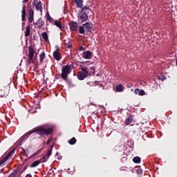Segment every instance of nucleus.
<instances>
[{
  "mask_svg": "<svg viewBox=\"0 0 177 177\" xmlns=\"http://www.w3.org/2000/svg\"><path fill=\"white\" fill-rule=\"evenodd\" d=\"M31 133H37L39 136H48V135H50L51 133H53V128H45L42 126L37 127L35 129V130L29 133V135H31Z\"/></svg>",
  "mask_w": 177,
  "mask_h": 177,
  "instance_id": "1",
  "label": "nucleus"
},
{
  "mask_svg": "<svg viewBox=\"0 0 177 177\" xmlns=\"http://www.w3.org/2000/svg\"><path fill=\"white\" fill-rule=\"evenodd\" d=\"M89 8L83 7L82 8V13L79 15V20L80 23H85L88 20V13H89Z\"/></svg>",
  "mask_w": 177,
  "mask_h": 177,
  "instance_id": "2",
  "label": "nucleus"
},
{
  "mask_svg": "<svg viewBox=\"0 0 177 177\" xmlns=\"http://www.w3.org/2000/svg\"><path fill=\"white\" fill-rule=\"evenodd\" d=\"M70 73H71V65L67 64L66 66H62L61 77L64 81H67Z\"/></svg>",
  "mask_w": 177,
  "mask_h": 177,
  "instance_id": "3",
  "label": "nucleus"
},
{
  "mask_svg": "<svg viewBox=\"0 0 177 177\" xmlns=\"http://www.w3.org/2000/svg\"><path fill=\"white\" fill-rule=\"evenodd\" d=\"M52 150H53V145L50 146L45 151L44 155L39 160L40 162H46L49 160V156H52Z\"/></svg>",
  "mask_w": 177,
  "mask_h": 177,
  "instance_id": "4",
  "label": "nucleus"
},
{
  "mask_svg": "<svg viewBox=\"0 0 177 177\" xmlns=\"http://www.w3.org/2000/svg\"><path fill=\"white\" fill-rule=\"evenodd\" d=\"M34 48L32 46H29L28 48V63L31 64L34 63Z\"/></svg>",
  "mask_w": 177,
  "mask_h": 177,
  "instance_id": "5",
  "label": "nucleus"
},
{
  "mask_svg": "<svg viewBox=\"0 0 177 177\" xmlns=\"http://www.w3.org/2000/svg\"><path fill=\"white\" fill-rule=\"evenodd\" d=\"M53 56L55 60L59 61L62 59L60 48L59 46H55V51L53 52Z\"/></svg>",
  "mask_w": 177,
  "mask_h": 177,
  "instance_id": "6",
  "label": "nucleus"
},
{
  "mask_svg": "<svg viewBox=\"0 0 177 177\" xmlns=\"http://www.w3.org/2000/svg\"><path fill=\"white\" fill-rule=\"evenodd\" d=\"M32 5L35 6L36 10H37V12H41V13H42V1H39V2L35 3V1H33Z\"/></svg>",
  "mask_w": 177,
  "mask_h": 177,
  "instance_id": "7",
  "label": "nucleus"
},
{
  "mask_svg": "<svg viewBox=\"0 0 177 177\" xmlns=\"http://www.w3.org/2000/svg\"><path fill=\"white\" fill-rule=\"evenodd\" d=\"M84 29L87 32H92V30H93V24L91 22H86L83 24Z\"/></svg>",
  "mask_w": 177,
  "mask_h": 177,
  "instance_id": "8",
  "label": "nucleus"
},
{
  "mask_svg": "<svg viewBox=\"0 0 177 177\" xmlns=\"http://www.w3.org/2000/svg\"><path fill=\"white\" fill-rule=\"evenodd\" d=\"M69 28L71 31H77L78 30V23L75 21L70 22Z\"/></svg>",
  "mask_w": 177,
  "mask_h": 177,
  "instance_id": "9",
  "label": "nucleus"
},
{
  "mask_svg": "<svg viewBox=\"0 0 177 177\" xmlns=\"http://www.w3.org/2000/svg\"><path fill=\"white\" fill-rule=\"evenodd\" d=\"M82 57L83 59H92V57H93V55H92V52H91L90 50H87V51H84L82 53Z\"/></svg>",
  "mask_w": 177,
  "mask_h": 177,
  "instance_id": "10",
  "label": "nucleus"
},
{
  "mask_svg": "<svg viewBox=\"0 0 177 177\" xmlns=\"http://www.w3.org/2000/svg\"><path fill=\"white\" fill-rule=\"evenodd\" d=\"M28 21L32 23L34 21V9L30 8L28 12Z\"/></svg>",
  "mask_w": 177,
  "mask_h": 177,
  "instance_id": "11",
  "label": "nucleus"
},
{
  "mask_svg": "<svg viewBox=\"0 0 177 177\" xmlns=\"http://www.w3.org/2000/svg\"><path fill=\"white\" fill-rule=\"evenodd\" d=\"M1 97H5V96H8L9 95V90H8V87H3L1 89Z\"/></svg>",
  "mask_w": 177,
  "mask_h": 177,
  "instance_id": "12",
  "label": "nucleus"
},
{
  "mask_svg": "<svg viewBox=\"0 0 177 177\" xmlns=\"http://www.w3.org/2000/svg\"><path fill=\"white\" fill-rule=\"evenodd\" d=\"M86 77H88V75L84 73V72L80 71L77 73V78L78 80H80V81H82L83 80H85Z\"/></svg>",
  "mask_w": 177,
  "mask_h": 177,
  "instance_id": "13",
  "label": "nucleus"
},
{
  "mask_svg": "<svg viewBox=\"0 0 177 177\" xmlns=\"http://www.w3.org/2000/svg\"><path fill=\"white\" fill-rule=\"evenodd\" d=\"M134 93L135 95H138V96H145V95H146V92L139 88H136L134 91Z\"/></svg>",
  "mask_w": 177,
  "mask_h": 177,
  "instance_id": "14",
  "label": "nucleus"
},
{
  "mask_svg": "<svg viewBox=\"0 0 177 177\" xmlns=\"http://www.w3.org/2000/svg\"><path fill=\"white\" fill-rule=\"evenodd\" d=\"M26 15H27V12H26V4H24L21 13L22 21H26Z\"/></svg>",
  "mask_w": 177,
  "mask_h": 177,
  "instance_id": "15",
  "label": "nucleus"
},
{
  "mask_svg": "<svg viewBox=\"0 0 177 177\" xmlns=\"http://www.w3.org/2000/svg\"><path fill=\"white\" fill-rule=\"evenodd\" d=\"M34 24H37V26H38V28H41V27H44V26H45V21H44L42 19H39L36 24L34 23Z\"/></svg>",
  "mask_w": 177,
  "mask_h": 177,
  "instance_id": "16",
  "label": "nucleus"
},
{
  "mask_svg": "<svg viewBox=\"0 0 177 177\" xmlns=\"http://www.w3.org/2000/svg\"><path fill=\"white\" fill-rule=\"evenodd\" d=\"M132 121H133V116H132L131 115H130L129 117H127L124 121V124L125 125H129L131 124V122H132Z\"/></svg>",
  "mask_w": 177,
  "mask_h": 177,
  "instance_id": "17",
  "label": "nucleus"
},
{
  "mask_svg": "<svg viewBox=\"0 0 177 177\" xmlns=\"http://www.w3.org/2000/svg\"><path fill=\"white\" fill-rule=\"evenodd\" d=\"M64 44L66 48H68V49H70V48H73V44H71V41H70V39H68L64 40Z\"/></svg>",
  "mask_w": 177,
  "mask_h": 177,
  "instance_id": "18",
  "label": "nucleus"
},
{
  "mask_svg": "<svg viewBox=\"0 0 177 177\" xmlns=\"http://www.w3.org/2000/svg\"><path fill=\"white\" fill-rule=\"evenodd\" d=\"M15 151H16V149H12L10 152L7 153L4 158L6 159L7 160H9V158H10V156L15 154Z\"/></svg>",
  "mask_w": 177,
  "mask_h": 177,
  "instance_id": "19",
  "label": "nucleus"
},
{
  "mask_svg": "<svg viewBox=\"0 0 177 177\" xmlns=\"http://www.w3.org/2000/svg\"><path fill=\"white\" fill-rule=\"evenodd\" d=\"M46 57V55L45 54V52H42L40 55H39V62L40 63H43L44 60H45V58Z\"/></svg>",
  "mask_w": 177,
  "mask_h": 177,
  "instance_id": "20",
  "label": "nucleus"
},
{
  "mask_svg": "<svg viewBox=\"0 0 177 177\" xmlns=\"http://www.w3.org/2000/svg\"><path fill=\"white\" fill-rule=\"evenodd\" d=\"M39 164H41V162H39V160H35L30 165V168H35V167H38Z\"/></svg>",
  "mask_w": 177,
  "mask_h": 177,
  "instance_id": "21",
  "label": "nucleus"
},
{
  "mask_svg": "<svg viewBox=\"0 0 177 177\" xmlns=\"http://www.w3.org/2000/svg\"><path fill=\"white\" fill-rule=\"evenodd\" d=\"M81 70H82V73L87 75V76L89 75V71H88V68L86 66H82L81 68Z\"/></svg>",
  "mask_w": 177,
  "mask_h": 177,
  "instance_id": "22",
  "label": "nucleus"
},
{
  "mask_svg": "<svg viewBox=\"0 0 177 177\" xmlns=\"http://www.w3.org/2000/svg\"><path fill=\"white\" fill-rule=\"evenodd\" d=\"M41 36L43 39H44L46 42H47V41H49V37H48V33L46 32H42Z\"/></svg>",
  "mask_w": 177,
  "mask_h": 177,
  "instance_id": "23",
  "label": "nucleus"
},
{
  "mask_svg": "<svg viewBox=\"0 0 177 177\" xmlns=\"http://www.w3.org/2000/svg\"><path fill=\"white\" fill-rule=\"evenodd\" d=\"M115 89L116 92H122L124 91V86H122V84H120L116 86Z\"/></svg>",
  "mask_w": 177,
  "mask_h": 177,
  "instance_id": "24",
  "label": "nucleus"
},
{
  "mask_svg": "<svg viewBox=\"0 0 177 177\" xmlns=\"http://www.w3.org/2000/svg\"><path fill=\"white\" fill-rule=\"evenodd\" d=\"M75 2L77 5V8H82V3H83V1L82 0H75Z\"/></svg>",
  "mask_w": 177,
  "mask_h": 177,
  "instance_id": "25",
  "label": "nucleus"
},
{
  "mask_svg": "<svg viewBox=\"0 0 177 177\" xmlns=\"http://www.w3.org/2000/svg\"><path fill=\"white\" fill-rule=\"evenodd\" d=\"M54 25L56 26L57 27H58V28H59V30H62V22H60L59 21L55 20V21H54Z\"/></svg>",
  "mask_w": 177,
  "mask_h": 177,
  "instance_id": "26",
  "label": "nucleus"
},
{
  "mask_svg": "<svg viewBox=\"0 0 177 177\" xmlns=\"http://www.w3.org/2000/svg\"><path fill=\"white\" fill-rule=\"evenodd\" d=\"M85 27L84 26V24L79 27V32L80 34H85Z\"/></svg>",
  "mask_w": 177,
  "mask_h": 177,
  "instance_id": "27",
  "label": "nucleus"
},
{
  "mask_svg": "<svg viewBox=\"0 0 177 177\" xmlns=\"http://www.w3.org/2000/svg\"><path fill=\"white\" fill-rule=\"evenodd\" d=\"M68 143L69 145H75L77 143V139L75 137H73L68 140Z\"/></svg>",
  "mask_w": 177,
  "mask_h": 177,
  "instance_id": "28",
  "label": "nucleus"
},
{
  "mask_svg": "<svg viewBox=\"0 0 177 177\" xmlns=\"http://www.w3.org/2000/svg\"><path fill=\"white\" fill-rule=\"evenodd\" d=\"M30 25H28L26 27V32H25V37H30Z\"/></svg>",
  "mask_w": 177,
  "mask_h": 177,
  "instance_id": "29",
  "label": "nucleus"
},
{
  "mask_svg": "<svg viewBox=\"0 0 177 177\" xmlns=\"http://www.w3.org/2000/svg\"><path fill=\"white\" fill-rule=\"evenodd\" d=\"M133 161L136 163V164H139L140 162V158H139V156H136L134 157L133 158Z\"/></svg>",
  "mask_w": 177,
  "mask_h": 177,
  "instance_id": "30",
  "label": "nucleus"
},
{
  "mask_svg": "<svg viewBox=\"0 0 177 177\" xmlns=\"http://www.w3.org/2000/svg\"><path fill=\"white\" fill-rule=\"evenodd\" d=\"M8 161L5 158L0 160V167H3L5 165V162Z\"/></svg>",
  "mask_w": 177,
  "mask_h": 177,
  "instance_id": "31",
  "label": "nucleus"
},
{
  "mask_svg": "<svg viewBox=\"0 0 177 177\" xmlns=\"http://www.w3.org/2000/svg\"><path fill=\"white\" fill-rule=\"evenodd\" d=\"M38 154H39V152H36L35 153H33L32 156H30L28 159L30 158H34V157H37V156H38Z\"/></svg>",
  "mask_w": 177,
  "mask_h": 177,
  "instance_id": "32",
  "label": "nucleus"
},
{
  "mask_svg": "<svg viewBox=\"0 0 177 177\" xmlns=\"http://www.w3.org/2000/svg\"><path fill=\"white\" fill-rule=\"evenodd\" d=\"M52 140H53V138H50V139H48V140H47V142H46L47 146H48V145L50 144V142H52Z\"/></svg>",
  "mask_w": 177,
  "mask_h": 177,
  "instance_id": "33",
  "label": "nucleus"
},
{
  "mask_svg": "<svg viewBox=\"0 0 177 177\" xmlns=\"http://www.w3.org/2000/svg\"><path fill=\"white\" fill-rule=\"evenodd\" d=\"M82 64H86V66H88V64H89V62L88 61H87V62H80Z\"/></svg>",
  "mask_w": 177,
  "mask_h": 177,
  "instance_id": "34",
  "label": "nucleus"
},
{
  "mask_svg": "<svg viewBox=\"0 0 177 177\" xmlns=\"http://www.w3.org/2000/svg\"><path fill=\"white\" fill-rule=\"evenodd\" d=\"M47 20H48V21H52V18H51L50 15H47Z\"/></svg>",
  "mask_w": 177,
  "mask_h": 177,
  "instance_id": "35",
  "label": "nucleus"
},
{
  "mask_svg": "<svg viewBox=\"0 0 177 177\" xmlns=\"http://www.w3.org/2000/svg\"><path fill=\"white\" fill-rule=\"evenodd\" d=\"M85 50V48H84V46H80L78 48V50Z\"/></svg>",
  "mask_w": 177,
  "mask_h": 177,
  "instance_id": "36",
  "label": "nucleus"
},
{
  "mask_svg": "<svg viewBox=\"0 0 177 177\" xmlns=\"http://www.w3.org/2000/svg\"><path fill=\"white\" fill-rule=\"evenodd\" d=\"M137 173L140 174V175H142V174H143V171H142V169H138L137 170Z\"/></svg>",
  "mask_w": 177,
  "mask_h": 177,
  "instance_id": "37",
  "label": "nucleus"
},
{
  "mask_svg": "<svg viewBox=\"0 0 177 177\" xmlns=\"http://www.w3.org/2000/svg\"><path fill=\"white\" fill-rule=\"evenodd\" d=\"M91 73H95V67L92 66L91 67Z\"/></svg>",
  "mask_w": 177,
  "mask_h": 177,
  "instance_id": "38",
  "label": "nucleus"
},
{
  "mask_svg": "<svg viewBox=\"0 0 177 177\" xmlns=\"http://www.w3.org/2000/svg\"><path fill=\"white\" fill-rule=\"evenodd\" d=\"M25 177H32V176L30 174H28Z\"/></svg>",
  "mask_w": 177,
  "mask_h": 177,
  "instance_id": "39",
  "label": "nucleus"
},
{
  "mask_svg": "<svg viewBox=\"0 0 177 177\" xmlns=\"http://www.w3.org/2000/svg\"><path fill=\"white\" fill-rule=\"evenodd\" d=\"M26 2H28V0H24V1H23V3H26Z\"/></svg>",
  "mask_w": 177,
  "mask_h": 177,
  "instance_id": "40",
  "label": "nucleus"
},
{
  "mask_svg": "<svg viewBox=\"0 0 177 177\" xmlns=\"http://www.w3.org/2000/svg\"><path fill=\"white\" fill-rule=\"evenodd\" d=\"M1 172H3V169H1V170L0 171V174H1Z\"/></svg>",
  "mask_w": 177,
  "mask_h": 177,
  "instance_id": "41",
  "label": "nucleus"
},
{
  "mask_svg": "<svg viewBox=\"0 0 177 177\" xmlns=\"http://www.w3.org/2000/svg\"><path fill=\"white\" fill-rule=\"evenodd\" d=\"M24 152L26 153V150L24 149Z\"/></svg>",
  "mask_w": 177,
  "mask_h": 177,
  "instance_id": "42",
  "label": "nucleus"
},
{
  "mask_svg": "<svg viewBox=\"0 0 177 177\" xmlns=\"http://www.w3.org/2000/svg\"><path fill=\"white\" fill-rule=\"evenodd\" d=\"M127 86H129V88H130V86H129V85H127Z\"/></svg>",
  "mask_w": 177,
  "mask_h": 177,
  "instance_id": "43",
  "label": "nucleus"
},
{
  "mask_svg": "<svg viewBox=\"0 0 177 177\" xmlns=\"http://www.w3.org/2000/svg\"><path fill=\"white\" fill-rule=\"evenodd\" d=\"M127 86H129V88H130V86H129V85H127Z\"/></svg>",
  "mask_w": 177,
  "mask_h": 177,
  "instance_id": "44",
  "label": "nucleus"
}]
</instances>
